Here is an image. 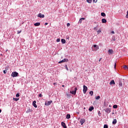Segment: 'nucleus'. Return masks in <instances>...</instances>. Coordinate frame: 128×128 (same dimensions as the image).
<instances>
[{
    "label": "nucleus",
    "mask_w": 128,
    "mask_h": 128,
    "mask_svg": "<svg viewBox=\"0 0 128 128\" xmlns=\"http://www.w3.org/2000/svg\"><path fill=\"white\" fill-rule=\"evenodd\" d=\"M94 48L92 50L94 52H96V50H98V48H100V47L96 45V44H94L93 46Z\"/></svg>",
    "instance_id": "obj_2"
},
{
    "label": "nucleus",
    "mask_w": 128,
    "mask_h": 128,
    "mask_svg": "<svg viewBox=\"0 0 128 128\" xmlns=\"http://www.w3.org/2000/svg\"><path fill=\"white\" fill-rule=\"evenodd\" d=\"M112 52H114V50H112V49H110L108 50V53L110 54H112Z\"/></svg>",
    "instance_id": "obj_11"
},
{
    "label": "nucleus",
    "mask_w": 128,
    "mask_h": 128,
    "mask_svg": "<svg viewBox=\"0 0 128 128\" xmlns=\"http://www.w3.org/2000/svg\"><path fill=\"white\" fill-rule=\"evenodd\" d=\"M124 68H125V70H128V66H124Z\"/></svg>",
    "instance_id": "obj_31"
},
{
    "label": "nucleus",
    "mask_w": 128,
    "mask_h": 128,
    "mask_svg": "<svg viewBox=\"0 0 128 128\" xmlns=\"http://www.w3.org/2000/svg\"><path fill=\"white\" fill-rule=\"evenodd\" d=\"M32 112V109H30V108H28V109L26 111V113L28 114V112Z\"/></svg>",
    "instance_id": "obj_12"
},
{
    "label": "nucleus",
    "mask_w": 128,
    "mask_h": 128,
    "mask_svg": "<svg viewBox=\"0 0 128 128\" xmlns=\"http://www.w3.org/2000/svg\"><path fill=\"white\" fill-rule=\"evenodd\" d=\"M34 26H40V22H36L34 24Z\"/></svg>",
    "instance_id": "obj_16"
},
{
    "label": "nucleus",
    "mask_w": 128,
    "mask_h": 128,
    "mask_svg": "<svg viewBox=\"0 0 128 128\" xmlns=\"http://www.w3.org/2000/svg\"><path fill=\"white\" fill-rule=\"evenodd\" d=\"M94 106H90V108H89V111L90 112H92V110H94Z\"/></svg>",
    "instance_id": "obj_14"
},
{
    "label": "nucleus",
    "mask_w": 128,
    "mask_h": 128,
    "mask_svg": "<svg viewBox=\"0 0 128 128\" xmlns=\"http://www.w3.org/2000/svg\"><path fill=\"white\" fill-rule=\"evenodd\" d=\"M56 42H60V39L58 38V39L56 40Z\"/></svg>",
    "instance_id": "obj_34"
},
{
    "label": "nucleus",
    "mask_w": 128,
    "mask_h": 128,
    "mask_svg": "<svg viewBox=\"0 0 128 128\" xmlns=\"http://www.w3.org/2000/svg\"><path fill=\"white\" fill-rule=\"evenodd\" d=\"M90 96H93L94 94V92L93 91H90Z\"/></svg>",
    "instance_id": "obj_26"
},
{
    "label": "nucleus",
    "mask_w": 128,
    "mask_h": 128,
    "mask_svg": "<svg viewBox=\"0 0 128 128\" xmlns=\"http://www.w3.org/2000/svg\"><path fill=\"white\" fill-rule=\"evenodd\" d=\"M119 86H122V82L121 81L119 82Z\"/></svg>",
    "instance_id": "obj_23"
},
{
    "label": "nucleus",
    "mask_w": 128,
    "mask_h": 128,
    "mask_svg": "<svg viewBox=\"0 0 128 128\" xmlns=\"http://www.w3.org/2000/svg\"><path fill=\"white\" fill-rule=\"evenodd\" d=\"M70 26V23L67 24V26Z\"/></svg>",
    "instance_id": "obj_42"
},
{
    "label": "nucleus",
    "mask_w": 128,
    "mask_h": 128,
    "mask_svg": "<svg viewBox=\"0 0 128 128\" xmlns=\"http://www.w3.org/2000/svg\"><path fill=\"white\" fill-rule=\"evenodd\" d=\"M65 68H66V70H68V65H65Z\"/></svg>",
    "instance_id": "obj_33"
},
{
    "label": "nucleus",
    "mask_w": 128,
    "mask_h": 128,
    "mask_svg": "<svg viewBox=\"0 0 128 128\" xmlns=\"http://www.w3.org/2000/svg\"><path fill=\"white\" fill-rule=\"evenodd\" d=\"M88 91V87L84 85L83 86V92L84 94H86V92Z\"/></svg>",
    "instance_id": "obj_4"
},
{
    "label": "nucleus",
    "mask_w": 128,
    "mask_h": 128,
    "mask_svg": "<svg viewBox=\"0 0 128 128\" xmlns=\"http://www.w3.org/2000/svg\"><path fill=\"white\" fill-rule=\"evenodd\" d=\"M61 42H62V44H66V40H64V39H62Z\"/></svg>",
    "instance_id": "obj_20"
},
{
    "label": "nucleus",
    "mask_w": 128,
    "mask_h": 128,
    "mask_svg": "<svg viewBox=\"0 0 128 128\" xmlns=\"http://www.w3.org/2000/svg\"><path fill=\"white\" fill-rule=\"evenodd\" d=\"M100 96H98L96 97V100H100Z\"/></svg>",
    "instance_id": "obj_29"
},
{
    "label": "nucleus",
    "mask_w": 128,
    "mask_h": 128,
    "mask_svg": "<svg viewBox=\"0 0 128 128\" xmlns=\"http://www.w3.org/2000/svg\"><path fill=\"white\" fill-rule=\"evenodd\" d=\"M39 97L40 98H42V94H39Z\"/></svg>",
    "instance_id": "obj_36"
},
{
    "label": "nucleus",
    "mask_w": 128,
    "mask_h": 128,
    "mask_svg": "<svg viewBox=\"0 0 128 128\" xmlns=\"http://www.w3.org/2000/svg\"><path fill=\"white\" fill-rule=\"evenodd\" d=\"M104 110L106 112H107V114H110V112H112V109L110 108H104Z\"/></svg>",
    "instance_id": "obj_3"
},
{
    "label": "nucleus",
    "mask_w": 128,
    "mask_h": 128,
    "mask_svg": "<svg viewBox=\"0 0 128 128\" xmlns=\"http://www.w3.org/2000/svg\"><path fill=\"white\" fill-rule=\"evenodd\" d=\"M94 24H96V22H94Z\"/></svg>",
    "instance_id": "obj_52"
},
{
    "label": "nucleus",
    "mask_w": 128,
    "mask_h": 128,
    "mask_svg": "<svg viewBox=\"0 0 128 128\" xmlns=\"http://www.w3.org/2000/svg\"><path fill=\"white\" fill-rule=\"evenodd\" d=\"M109 108H112V106L109 105Z\"/></svg>",
    "instance_id": "obj_48"
},
{
    "label": "nucleus",
    "mask_w": 128,
    "mask_h": 128,
    "mask_svg": "<svg viewBox=\"0 0 128 128\" xmlns=\"http://www.w3.org/2000/svg\"><path fill=\"white\" fill-rule=\"evenodd\" d=\"M84 20V18H80V20H79V22H78V24H81L82 22V20Z\"/></svg>",
    "instance_id": "obj_15"
},
{
    "label": "nucleus",
    "mask_w": 128,
    "mask_h": 128,
    "mask_svg": "<svg viewBox=\"0 0 128 128\" xmlns=\"http://www.w3.org/2000/svg\"><path fill=\"white\" fill-rule=\"evenodd\" d=\"M36 101L34 100L32 102V106H34V108H38V106H36Z\"/></svg>",
    "instance_id": "obj_9"
},
{
    "label": "nucleus",
    "mask_w": 128,
    "mask_h": 128,
    "mask_svg": "<svg viewBox=\"0 0 128 128\" xmlns=\"http://www.w3.org/2000/svg\"><path fill=\"white\" fill-rule=\"evenodd\" d=\"M67 96H70V95H69V94H67Z\"/></svg>",
    "instance_id": "obj_50"
},
{
    "label": "nucleus",
    "mask_w": 128,
    "mask_h": 128,
    "mask_svg": "<svg viewBox=\"0 0 128 128\" xmlns=\"http://www.w3.org/2000/svg\"><path fill=\"white\" fill-rule=\"evenodd\" d=\"M112 40H113V42H116V38H112Z\"/></svg>",
    "instance_id": "obj_39"
},
{
    "label": "nucleus",
    "mask_w": 128,
    "mask_h": 128,
    "mask_svg": "<svg viewBox=\"0 0 128 128\" xmlns=\"http://www.w3.org/2000/svg\"><path fill=\"white\" fill-rule=\"evenodd\" d=\"M114 114V113L113 112V113H112V114Z\"/></svg>",
    "instance_id": "obj_54"
},
{
    "label": "nucleus",
    "mask_w": 128,
    "mask_h": 128,
    "mask_svg": "<svg viewBox=\"0 0 128 128\" xmlns=\"http://www.w3.org/2000/svg\"><path fill=\"white\" fill-rule=\"evenodd\" d=\"M101 16H106V14H104V12H102L101 13Z\"/></svg>",
    "instance_id": "obj_25"
},
{
    "label": "nucleus",
    "mask_w": 128,
    "mask_h": 128,
    "mask_svg": "<svg viewBox=\"0 0 128 128\" xmlns=\"http://www.w3.org/2000/svg\"><path fill=\"white\" fill-rule=\"evenodd\" d=\"M87 2H88V4H92V0H86Z\"/></svg>",
    "instance_id": "obj_22"
},
{
    "label": "nucleus",
    "mask_w": 128,
    "mask_h": 128,
    "mask_svg": "<svg viewBox=\"0 0 128 128\" xmlns=\"http://www.w3.org/2000/svg\"><path fill=\"white\" fill-rule=\"evenodd\" d=\"M54 85L56 84V83H54Z\"/></svg>",
    "instance_id": "obj_53"
},
{
    "label": "nucleus",
    "mask_w": 128,
    "mask_h": 128,
    "mask_svg": "<svg viewBox=\"0 0 128 128\" xmlns=\"http://www.w3.org/2000/svg\"><path fill=\"white\" fill-rule=\"evenodd\" d=\"M22 32V30H20V31H17V34H20Z\"/></svg>",
    "instance_id": "obj_35"
},
{
    "label": "nucleus",
    "mask_w": 128,
    "mask_h": 128,
    "mask_svg": "<svg viewBox=\"0 0 128 128\" xmlns=\"http://www.w3.org/2000/svg\"><path fill=\"white\" fill-rule=\"evenodd\" d=\"M62 86L64 88V85H62Z\"/></svg>",
    "instance_id": "obj_51"
},
{
    "label": "nucleus",
    "mask_w": 128,
    "mask_h": 128,
    "mask_svg": "<svg viewBox=\"0 0 128 128\" xmlns=\"http://www.w3.org/2000/svg\"><path fill=\"white\" fill-rule=\"evenodd\" d=\"M112 34H114V32L112 31Z\"/></svg>",
    "instance_id": "obj_47"
},
{
    "label": "nucleus",
    "mask_w": 128,
    "mask_h": 128,
    "mask_svg": "<svg viewBox=\"0 0 128 128\" xmlns=\"http://www.w3.org/2000/svg\"><path fill=\"white\" fill-rule=\"evenodd\" d=\"M2 112V110L0 109V114Z\"/></svg>",
    "instance_id": "obj_49"
},
{
    "label": "nucleus",
    "mask_w": 128,
    "mask_h": 128,
    "mask_svg": "<svg viewBox=\"0 0 128 128\" xmlns=\"http://www.w3.org/2000/svg\"><path fill=\"white\" fill-rule=\"evenodd\" d=\"M113 108H118V105H116V104L114 105Z\"/></svg>",
    "instance_id": "obj_24"
},
{
    "label": "nucleus",
    "mask_w": 128,
    "mask_h": 128,
    "mask_svg": "<svg viewBox=\"0 0 128 128\" xmlns=\"http://www.w3.org/2000/svg\"><path fill=\"white\" fill-rule=\"evenodd\" d=\"M110 84L112 86V84H116V82H114V80H112L110 82Z\"/></svg>",
    "instance_id": "obj_13"
},
{
    "label": "nucleus",
    "mask_w": 128,
    "mask_h": 128,
    "mask_svg": "<svg viewBox=\"0 0 128 128\" xmlns=\"http://www.w3.org/2000/svg\"><path fill=\"white\" fill-rule=\"evenodd\" d=\"M126 18H128V10L127 12V14L126 16Z\"/></svg>",
    "instance_id": "obj_38"
},
{
    "label": "nucleus",
    "mask_w": 128,
    "mask_h": 128,
    "mask_svg": "<svg viewBox=\"0 0 128 128\" xmlns=\"http://www.w3.org/2000/svg\"><path fill=\"white\" fill-rule=\"evenodd\" d=\"M38 18H44V15L42 14V13H40L39 14H38Z\"/></svg>",
    "instance_id": "obj_7"
},
{
    "label": "nucleus",
    "mask_w": 128,
    "mask_h": 128,
    "mask_svg": "<svg viewBox=\"0 0 128 128\" xmlns=\"http://www.w3.org/2000/svg\"><path fill=\"white\" fill-rule=\"evenodd\" d=\"M48 22H46L44 24V26H48Z\"/></svg>",
    "instance_id": "obj_44"
},
{
    "label": "nucleus",
    "mask_w": 128,
    "mask_h": 128,
    "mask_svg": "<svg viewBox=\"0 0 128 128\" xmlns=\"http://www.w3.org/2000/svg\"><path fill=\"white\" fill-rule=\"evenodd\" d=\"M11 76H12V78H16L18 76V73L16 72H12L11 74Z\"/></svg>",
    "instance_id": "obj_1"
},
{
    "label": "nucleus",
    "mask_w": 128,
    "mask_h": 128,
    "mask_svg": "<svg viewBox=\"0 0 128 128\" xmlns=\"http://www.w3.org/2000/svg\"><path fill=\"white\" fill-rule=\"evenodd\" d=\"M94 2H96L98 0H93Z\"/></svg>",
    "instance_id": "obj_43"
},
{
    "label": "nucleus",
    "mask_w": 128,
    "mask_h": 128,
    "mask_svg": "<svg viewBox=\"0 0 128 128\" xmlns=\"http://www.w3.org/2000/svg\"><path fill=\"white\" fill-rule=\"evenodd\" d=\"M94 30H98V28L95 27V28H94Z\"/></svg>",
    "instance_id": "obj_41"
},
{
    "label": "nucleus",
    "mask_w": 128,
    "mask_h": 128,
    "mask_svg": "<svg viewBox=\"0 0 128 128\" xmlns=\"http://www.w3.org/2000/svg\"><path fill=\"white\" fill-rule=\"evenodd\" d=\"M76 90H78V88H75L74 90L70 91V94H76Z\"/></svg>",
    "instance_id": "obj_5"
},
{
    "label": "nucleus",
    "mask_w": 128,
    "mask_h": 128,
    "mask_svg": "<svg viewBox=\"0 0 128 128\" xmlns=\"http://www.w3.org/2000/svg\"><path fill=\"white\" fill-rule=\"evenodd\" d=\"M63 60L64 61V62H68V60L66 58H64Z\"/></svg>",
    "instance_id": "obj_21"
},
{
    "label": "nucleus",
    "mask_w": 128,
    "mask_h": 128,
    "mask_svg": "<svg viewBox=\"0 0 128 128\" xmlns=\"http://www.w3.org/2000/svg\"><path fill=\"white\" fill-rule=\"evenodd\" d=\"M61 124L64 128H67L66 126V123L64 122H62Z\"/></svg>",
    "instance_id": "obj_10"
},
{
    "label": "nucleus",
    "mask_w": 128,
    "mask_h": 128,
    "mask_svg": "<svg viewBox=\"0 0 128 128\" xmlns=\"http://www.w3.org/2000/svg\"><path fill=\"white\" fill-rule=\"evenodd\" d=\"M66 118H67L68 120L70 118V114H68L66 115Z\"/></svg>",
    "instance_id": "obj_18"
},
{
    "label": "nucleus",
    "mask_w": 128,
    "mask_h": 128,
    "mask_svg": "<svg viewBox=\"0 0 128 128\" xmlns=\"http://www.w3.org/2000/svg\"><path fill=\"white\" fill-rule=\"evenodd\" d=\"M102 24H106V20L105 18H102Z\"/></svg>",
    "instance_id": "obj_17"
},
{
    "label": "nucleus",
    "mask_w": 128,
    "mask_h": 128,
    "mask_svg": "<svg viewBox=\"0 0 128 128\" xmlns=\"http://www.w3.org/2000/svg\"><path fill=\"white\" fill-rule=\"evenodd\" d=\"M52 100L46 102H45V106H50V104H52Z\"/></svg>",
    "instance_id": "obj_6"
},
{
    "label": "nucleus",
    "mask_w": 128,
    "mask_h": 128,
    "mask_svg": "<svg viewBox=\"0 0 128 128\" xmlns=\"http://www.w3.org/2000/svg\"><path fill=\"white\" fill-rule=\"evenodd\" d=\"M116 63L114 64V68H116Z\"/></svg>",
    "instance_id": "obj_45"
},
{
    "label": "nucleus",
    "mask_w": 128,
    "mask_h": 128,
    "mask_svg": "<svg viewBox=\"0 0 128 128\" xmlns=\"http://www.w3.org/2000/svg\"><path fill=\"white\" fill-rule=\"evenodd\" d=\"M104 128H108V126L104 124Z\"/></svg>",
    "instance_id": "obj_28"
},
{
    "label": "nucleus",
    "mask_w": 128,
    "mask_h": 128,
    "mask_svg": "<svg viewBox=\"0 0 128 128\" xmlns=\"http://www.w3.org/2000/svg\"><path fill=\"white\" fill-rule=\"evenodd\" d=\"M62 62H64V60H62L61 61H60L58 62V64H62Z\"/></svg>",
    "instance_id": "obj_30"
},
{
    "label": "nucleus",
    "mask_w": 128,
    "mask_h": 128,
    "mask_svg": "<svg viewBox=\"0 0 128 128\" xmlns=\"http://www.w3.org/2000/svg\"><path fill=\"white\" fill-rule=\"evenodd\" d=\"M80 122L81 124V126H82L84 124V123L86 122V120H84V119H81L80 120Z\"/></svg>",
    "instance_id": "obj_8"
},
{
    "label": "nucleus",
    "mask_w": 128,
    "mask_h": 128,
    "mask_svg": "<svg viewBox=\"0 0 128 128\" xmlns=\"http://www.w3.org/2000/svg\"><path fill=\"white\" fill-rule=\"evenodd\" d=\"M14 100H15L16 102H18V100L19 98H13Z\"/></svg>",
    "instance_id": "obj_27"
},
{
    "label": "nucleus",
    "mask_w": 128,
    "mask_h": 128,
    "mask_svg": "<svg viewBox=\"0 0 128 128\" xmlns=\"http://www.w3.org/2000/svg\"><path fill=\"white\" fill-rule=\"evenodd\" d=\"M102 60V58H100V60H98V62H100Z\"/></svg>",
    "instance_id": "obj_46"
},
{
    "label": "nucleus",
    "mask_w": 128,
    "mask_h": 128,
    "mask_svg": "<svg viewBox=\"0 0 128 128\" xmlns=\"http://www.w3.org/2000/svg\"><path fill=\"white\" fill-rule=\"evenodd\" d=\"M16 98H19V96H20V94H19V93H17V94H16Z\"/></svg>",
    "instance_id": "obj_32"
},
{
    "label": "nucleus",
    "mask_w": 128,
    "mask_h": 128,
    "mask_svg": "<svg viewBox=\"0 0 128 128\" xmlns=\"http://www.w3.org/2000/svg\"><path fill=\"white\" fill-rule=\"evenodd\" d=\"M116 122H117L116 119H114V120L112 121V124H116Z\"/></svg>",
    "instance_id": "obj_19"
},
{
    "label": "nucleus",
    "mask_w": 128,
    "mask_h": 128,
    "mask_svg": "<svg viewBox=\"0 0 128 128\" xmlns=\"http://www.w3.org/2000/svg\"><path fill=\"white\" fill-rule=\"evenodd\" d=\"M97 32H98V34H100V32H102V30H99L97 31Z\"/></svg>",
    "instance_id": "obj_37"
},
{
    "label": "nucleus",
    "mask_w": 128,
    "mask_h": 128,
    "mask_svg": "<svg viewBox=\"0 0 128 128\" xmlns=\"http://www.w3.org/2000/svg\"><path fill=\"white\" fill-rule=\"evenodd\" d=\"M3 72H4V74H6L8 71L4 70Z\"/></svg>",
    "instance_id": "obj_40"
}]
</instances>
